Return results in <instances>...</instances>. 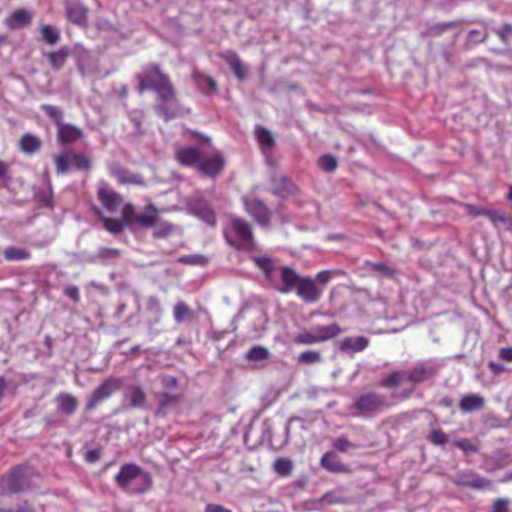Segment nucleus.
<instances>
[{"label": "nucleus", "instance_id": "59", "mask_svg": "<svg viewBox=\"0 0 512 512\" xmlns=\"http://www.w3.org/2000/svg\"><path fill=\"white\" fill-rule=\"evenodd\" d=\"M161 384L165 389H174L178 386V380L174 376L166 375L161 378Z\"/></svg>", "mask_w": 512, "mask_h": 512}, {"label": "nucleus", "instance_id": "37", "mask_svg": "<svg viewBox=\"0 0 512 512\" xmlns=\"http://www.w3.org/2000/svg\"><path fill=\"white\" fill-rule=\"evenodd\" d=\"M41 109L45 112L47 117L58 127L63 123L64 112L57 106L50 104L41 105Z\"/></svg>", "mask_w": 512, "mask_h": 512}, {"label": "nucleus", "instance_id": "54", "mask_svg": "<svg viewBox=\"0 0 512 512\" xmlns=\"http://www.w3.org/2000/svg\"><path fill=\"white\" fill-rule=\"evenodd\" d=\"M333 447L340 451V452H346L348 449L350 448H353L354 447V444H352L347 437H339V438H336L333 443H332Z\"/></svg>", "mask_w": 512, "mask_h": 512}, {"label": "nucleus", "instance_id": "51", "mask_svg": "<svg viewBox=\"0 0 512 512\" xmlns=\"http://www.w3.org/2000/svg\"><path fill=\"white\" fill-rule=\"evenodd\" d=\"M428 439L434 445H444L448 442L447 435L441 429L433 430Z\"/></svg>", "mask_w": 512, "mask_h": 512}, {"label": "nucleus", "instance_id": "20", "mask_svg": "<svg viewBox=\"0 0 512 512\" xmlns=\"http://www.w3.org/2000/svg\"><path fill=\"white\" fill-rule=\"evenodd\" d=\"M369 342V339L364 336L346 337L340 341L339 349L345 353H357L365 350Z\"/></svg>", "mask_w": 512, "mask_h": 512}, {"label": "nucleus", "instance_id": "45", "mask_svg": "<svg viewBox=\"0 0 512 512\" xmlns=\"http://www.w3.org/2000/svg\"><path fill=\"white\" fill-rule=\"evenodd\" d=\"M461 24L460 21H450V22H443L435 24L428 28L426 35L428 36H440L443 34L446 30L457 27Z\"/></svg>", "mask_w": 512, "mask_h": 512}, {"label": "nucleus", "instance_id": "49", "mask_svg": "<svg viewBox=\"0 0 512 512\" xmlns=\"http://www.w3.org/2000/svg\"><path fill=\"white\" fill-rule=\"evenodd\" d=\"M322 359L318 351L307 350L298 355V361L303 364H314L320 362Z\"/></svg>", "mask_w": 512, "mask_h": 512}, {"label": "nucleus", "instance_id": "47", "mask_svg": "<svg viewBox=\"0 0 512 512\" xmlns=\"http://www.w3.org/2000/svg\"><path fill=\"white\" fill-rule=\"evenodd\" d=\"M484 216L487 217L495 227L499 225H506L510 222L509 217L498 210L486 209Z\"/></svg>", "mask_w": 512, "mask_h": 512}, {"label": "nucleus", "instance_id": "60", "mask_svg": "<svg viewBox=\"0 0 512 512\" xmlns=\"http://www.w3.org/2000/svg\"><path fill=\"white\" fill-rule=\"evenodd\" d=\"M64 293L67 297L72 299L75 303L80 301L79 289L76 286H67L64 290Z\"/></svg>", "mask_w": 512, "mask_h": 512}, {"label": "nucleus", "instance_id": "5", "mask_svg": "<svg viewBox=\"0 0 512 512\" xmlns=\"http://www.w3.org/2000/svg\"><path fill=\"white\" fill-rule=\"evenodd\" d=\"M138 220L139 227L153 229L152 237L154 239H167L175 230V226L171 222L160 218V210L152 203L144 207Z\"/></svg>", "mask_w": 512, "mask_h": 512}, {"label": "nucleus", "instance_id": "57", "mask_svg": "<svg viewBox=\"0 0 512 512\" xmlns=\"http://www.w3.org/2000/svg\"><path fill=\"white\" fill-rule=\"evenodd\" d=\"M464 209L466 213L472 217L484 216L486 210L473 204H465Z\"/></svg>", "mask_w": 512, "mask_h": 512}, {"label": "nucleus", "instance_id": "29", "mask_svg": "<svg viewBox=\"0 0 512 512\" xmlns=\"http://www.w3.org/2000/svg\"><path fill=\"white\" fill-rule=\"evenodd\" d=\"M96 210L105 230L115 235L120 234L124 230L126 224L121 219L106 217L102 215L99 209Z\"/></svg>", "mask_w": 512, "mask_h": 512}, {"label": "nucleus", "instance_id": "38", "mask_svg": "<svg viewBox=\"0 0 512 512\" xmlns=\"http://www.w3.org/2000/svg\"><path fill=\"white\" fill-rule=\"evenodd\" d=\"M54 162L58 174L66 173L71 166V151H65L56 155Z\"/></svg>", "mask_w": 512, "mask_h": 512}, {"label": "nucleus", "instance_id": "36", "mask_svg": "<svg viewBox=\"0 0 512 512\" xmlns=\"http://www.w3.org/2000/svg\"><path fill=\"white\" fill-rule=\"evenodd\" d=\"M194 214L208 225L214 227L216 225V215L208 205H200L194 208Z\"/></svg>", "mask_w": 512, "mask_h": 512}, {"label": "nucleus", "instance_id": "9", "mask_svg": "<svg viewBox=\"0 0 512 512\" xmlns=\"http://www.w3.org/2000/svg\"><path fill=\"white\" fill-rule=\"evenodd\" d=\"M27 486L28 481L24 470L22 468H14L0 479V494L21 492Z\"/></svg>", "mask_w": 512, "mask_h": 512}, {"label": "nucleus", "instance_id": "17", "mask_svg": "<svg viewBox=\"0 0 512 512\" xmlns=\"http://www.w3.org/2000/svg\"><path fill=\"white\" fill-rule=\"evenodd\" d=\"M271 182L273 186L270 192L275 196L285 198L298 192V188L285 175L274 176Z\"/></svg>", "mask_w": 512, "mask_h": 512}, {"label": "nucleus", "instance_id": "46", "mask_svg": "<svg viewBox=\"0 0 512 512\" xmlns=\"http://www.w3.org/2000/svg\"><path fill=\"white\" fill-rule=\"evenodd\" d=\"M189 316H191V310L188 305L183 301L177 302L173 309V317L175 322L182 323Z\"/></svg>", "mask_w": 512, "mask_h": 512}, {"label": "nucleus", "instance_id": "30", "mask_svg": "<svg viewBox=\"0 0 512 512\" xmlns=\"http://www.w3.org/2000/svg\"><path fill=\"white\" fill-rule=\"evenodd\" d=\"M3 256L7 261H24L31 258V253L24 248L9 246L4 249Z\"/></svg>", "mask_w": 512, "mask_h": 512}, {"label": "nucleus", "instance_id": "39", "mask_svg": "<svg viewBox=\"0 0 512 512\" xmlns=\"http://www.w3.org/2000/svg\"><path fill=\"white\" fill-rule=\"evenodd\" d=\"M141 213H136L132 203H126L123 205L121 210V220L126 224L130 225L136 223L139 226V216Z\"/></svg>", "mask_w": 512, "mask_h": 512}, {"label": "nucleus", "instance_id": "24", "mask_svg": "<svg viewBox=\"0 0 512 512\" xmlns=\"http://www.w3.org/2000/svg\"><path fill=\"white\" fill-rule=\"evenodd\" d=\"M69 56L70 51L67 47H61L56 51H51L46 54L49 65L56 71L61 70L65 66Z\"/></svg>", "mask_w": 512, "mask_h": 512}, {"label": "nucleus", "instance_id": "43", "mask_svg": "<svg viewBox=\"0 0 512 512\" xmlns=\"http://www.w3.org/2000/svg\"><path fill=\"white\" fill-rule=\"evenodd\" d=\"M257 266L265 273L266 277L273 281L274 274L277 273L279 276V268L277 271L274 270V264L268 257H260L256 259Z\"/></svg>", "mask_w": 512, "mask_h": 512}, {"label": "nucleus", "instance_id": "6", "mask_svg": "<svg viewBox=\"0 0 512 512\" xmlns=\"http://www.w3.org/2000/svg\"><path fill=\"white\" fill-rule=\"evenodd\" d=\"M123 380L119 377L110 376L104 379L91 393L88 398L85 411H91L98 405L108 400L113 394L121 390Z\"/></svg>", "mask_w": 512, "mask_h": 512}, {"label": "nucleus", "instance_id": "8", "mask_svg": "<svg viewBox=\"0 0 512 512\" xmlns=\"http://www.w3.org/2000/svg\"><path fill=\"white\" fill-rule=\"evenodd\" d=\"M453 483L459 487H468L475 490H489L492 488V480L480 476L473 470H465L453 478Z\"/></svg>", "mask_w": 512, "mask_h": 512}, {"label": "nucleus", "instance_id": "58", "mask_svg": "<svg viewBox=\"0 0 512 512\" xmlns=\"http://www.w3.org/2000/svg\"><path fill=\"white\" fill-rule=\"evenodd\" d=\"M371 267L373 270L381 272L387 276H394L395 274V270L393 268L381 262L373 263L371 264Z\"/></svg>", "mask_w": 512, "mask_h": 512}, {"label": "nucleus", "instance_id": "22", "mask_svg": "<svg viewBox=\"0 0 512 512\" xmlns=\"http://www.w3.org/2000/svg\"><path fill=\"white\" fill-rule=\"evenodd\" d=\"M57 409L59 412L72 415L78 407V400L75 396L68 393H60L56 396Z\"/></svg>", "mask_w": 512, "mask_h": 512}, {"label": "nucleus", "instance_id": "31", "mask_svg": "<svg viewBox=\"0 0 512 512\" xmlns=\"http://www.w3.org/2000/svg\"><path fill=\"white\" fill-rule=\"evenodd\" d=\"M407 371H395L383 377L380 386L384 388H395L406 381Z\"/></svg>", "mask_w": 512, "mask_h": 512}, {"label": "nucleus", "instance_id": "48", "mask_svg": "<svg viewBox=\"0 0 512 512\" xmlns=\"http://www.w3.org/2000/svg\"><path fill=\"white\" fill-rule=\"evenodd\" d=\"M318 165L322 170L326 172H333L336 170L338 162L333 155L325 154L319 158Z\"/></svg>", "mask_w": 512, "mask_h": 512}, {"label": "nucleus", "instance_id": "14", "mask_svg": "<svg viewBox=\"0 0 512 512\" xmlns=\"http://www.w3.org/2000/svg\"><path fill=\"white\" fill-rule=\"evenodd\" d=\"M66 15L71 23L80 27H87L88 9L79 1H69L66 3Z\"/></svg>", "mask_w": 512, "mask_h": 512}, {"label": "nucleus", "instance_id": "13", "mask_svg": "<svg viewBox=\"0 0 512 512\" xmlns=\"http://www.w3.org/2000/svg\"><path fill=\"white\" fill-rule=\"evenodd\" d=\"M218 57L222 59L230 67L233 74L238 80L242 81L247 77L248 68L242 62L240 56L235 51L226 50L220 52L218 54Z\"/></svg>", "mask_w": 512, "mask_h": 512}, {"label": "nucleus", "instance_id": "3", "mask_svg": "<svg viewBox=\"0 0 512 512\" xmlns=\"http://www.w3.org/2000/svg\"><path fill=\"white\" fill-rule=\"evenodd\" d=\"M223 236L226 243L238 251L251 252L256 249L253 226L243 218L230 217L223 229Z\"/></svg>", "mask_w": 512, "mask_h": 512}, {"label": "nucleus", "instance_id": "42", "mask_svg": "<svg viewBox=\"0 0 512 512\" xmlns=\"http://www.w3.org/2000/svg\"><path fill=\"white\" fill-rule=\"evenodd\" d=\"M294 343L301 344V345H312L319 343L318 337L316 336V333L313 329L311 330H303L299 332L293 339Z\"/></svg>", "mask_w": 512, "mask_h": 512}, {"label": "nucleus", "instance_id": "19", "mask_svg": "<svg viewBox=\"0 0 512 512\" xmlns=\"http://www.w3.org/2000/svg\"><path fill=\"white\" fill-rule=\"evenodd\" d=\"M320 464L323 468L332 473H350L351 468L341 462L340 458L332 451L326 452L321 460Z\"/></svg>", "mask_w": 512, "mask_h": 512}, {"label": "nucleus", "instance_id": "27", "mask_svg": "<svg viewBox=\"0 0 512 512\" xmlns=\"http://www.w3.org/2000/svg\"><path fill=\"white\" fill-rule=\"evenodd\" d=\"M192 78L203 93L211 94L217 91V82L212 77L200 71H194Z\"/></svg>", "mask_w": 512, "mask_h": 512}, {"label": "nucleus", "instance_id": "21", "mask_svg": "<svg viewBox=\"0 0 512 512\" xmlns=\"http://www.w3.org/2000/svg\"><path fill=\"white\" fill-rule=\"evenodd\" d=\"M435 375V369L425 364H419L407 371L406 380L412 384L422 383Z\"/></svg>", "mask_w": 512, "mask_h": 512}, {"label": "nucleus", "instance_id": "23", "mask_svg": "<svg viewBox=\"0 0 512 512\" xmlns=\"http://www.w3.org/2000/svg\"><path fill=\"white\" fill-rule=\"evenodd\" d=\"M255 139L263 152L271 150L275 146V138L270 130L262 125L255 127Z\"/></svg>", "mask_w": 512, "mask_h": 512}, {"label": "nucleus", "instance_id": "53", "mask_svg": "<svg viewBox=\"0 0 512 512\" xmlns=\"http://www.w3.org/2000/svg\"><path fill=\"white\" fill-rule=\"evenodd\" d=\"M178 261L182 264L188 265H202L206 263V259L202 255H184L181 256Z\"/></svg>", "mask_w": 512, "mask_h": 512}, {"label": "nucleus", "instance_id": "41", "mask_svg": "<svg viewBox=\"0 0 512 512\" xmlns=\"http://www.w3.org/2000/svg\"><path fill=\"white\" fill-rule=\"evenodd\" d=\"M40 33L42 36V39L45 41V43L49 45H53L57 43L60 39V31L51 25H43L40 28Z\"/></svg>", "mask_w": 512, "mask_h": 512}, {"label": "nucleus", "instance_id": "10", "mask_svg": "<svg viewBox=\"0 0 512 512\" xmlns=\"http://www.w3.org/2000/svg\"><path fill=\"white\" fill-rule=\"evenodd\" d=\"M386 397L378 393H366L359 396L353 407L361 413H375L387 407Z\"/></svg>", "mask_w": 512, "mask_h": 512}, {"label": "nucleus", "instance_id": "18", "mask_svg": "<svg viewBox=\"0 0 512 512\" xmlns=\"http://www.w3.org/2000/svg\"><path fill=\"white\" fill-rule=\"evenodd\" d=\"M82 137V129L73 124L62 123L57 127V139L63 144H73Z\"/></svg>", "mask_w": 512, "mask_h": 512}, {"label": "nucleus", "instance_id": "50", "mask_svg": "<svg viewBox=\"0 0 512 512\" xmlns=\"http://www.w3.org/2000/svg\"><path fill=\"white\" fill-rule=\"evenodd\" d=\"M121 255V251L117 248L102 247L97 251L96 258L99 260L115 259Z\"/></svg>", "mask_w": 512, "mask_h": 512}, {"label": "nucleus", "instance_id": "2", "mask_svg": "<svg viewBox=\"0 0 512 512\" xmlns=\"http://www.w3.org/2000/svg\"><path fill=\"white\" fill-rule=\"evenodd\" d=\"M280 280L273 285L277 291L283 294L295 292L306 303H316L320 300L322 290L316 282L325 286L333 276L341 274L337 270H323L316 274L315 279L300 276L294 269L288 266L279 267Z\"/></svg>", "mask_w": 512, "mask_h": 512}, {"label": "nucleus", "instance_id": "7", "mask_svg": "<svg viewBox=\"0 0 512 512\" xmlns=\"http://www.w3.org/2000/svg\"><path fill=\"white\" fill-rule=\"evenodd\" d=\"M245 211L255 220V222L263 227L268 228L271 223L272 212L268 206L258 198L243 200Z\"/></svg>", "mask_w": 512, "mask_h": 512}, {"label": "nucleus", "instance_id": "35", "mask_svg": "<svg viewBox=\"0 0 512 512\" xmlns=\"http://www.w3.org/2000/svg\"><path fill=\"white\" fill-rule=\"evenodd\" d=\"M113 175L116 177L119 183L122 184H143V180L137 174H130L127 170L122 168H116L112 171Z\"/></svg>", "mask_w": 512, "mask_h": 512}, {"label": "nucleus", "instance_id": "52", "mask_svg": "<svg viewBox=\"0 0 512 512\" xmlns=\"http://www.w3.org/2000/svg\"><path fill=\"white\" fill-rule=\"evenodd\" d=\"M453 445L464 452H477L478 446L471 443L470 440L463 438L457 439L453 442Z\"/></svg>", "mask_w": 512, "mask_h": 512}, {"label": "nucleus", "instance_id": "15", "mask_svg": "<svg viewBox=\"0 0 512 512\" xmlns=\"http://www.w3.org/2000/svg\"><path fill=\"white\" fill-rule=\"evenodd\" d=\"M201 157V150L195 146L180 147L175 151L176 160L186 167H198Z\"/></svg>", "mask_w": 512, "mask_h": 512}, {"label": "nucleus", "instance_id": "1", "mask_svg": "<svg viewBox=\"0 0 512 512\" xmlns=\"http://www.w3.org/2000/svg\"><path fill=\"white\" fill-rule=\"evenodd\" d=\"M137 91L142 94L145 91L156 93L155 110L159 116L168 121L176 116L172 109L177 104V94L170 77L164 73L157 63L144 65L141 71L136 74Z\"/></svg>", "mask_w": 512, "mask_h": 512}, {"label": "nucleus", "instance_id": "26", "mask_svg": "<svg viewBox=\"0 0 512 512\" xmlns=\"http://www.w3.org/2000/svg\"><path fill=\"white\" fill-rule=\"evenodd\" d=\"M313 329L316 333V336L318 337L319 343L336 338L343 331L341 327L336 323L329 325H317L314 326Z\"/></svg>", "mask_w": 512, "mask_h": 512}, {"label": "nucleus", "instance_id": "16", "mask_svg": "<svg viewBox=\"0 0 512 512\" xmlns=\"http://www.w3.org/2000/svg\"><path fill=\"white\" fill-rule=\"evenodd\" d=\"M33 15L27 9H16L4 20L9 30H18L27 27L32 22Z\"/></svg>", "mask_w": 512, "mask_h": 512}, {"label": "nucleus", "instance_id": "11", "mask_svg": "<svg viewBox=\"0 0 512 512\" xmlns=\"http://www.w3.org/2000/svg\"><path fill=\"white\" fill-rule=\"evenodd\" d=\"M225 167V159L220 152H215L208 156H202L197 167L198 171L207 177L216 178Z\"/></svg>", "mask_w": 512, "mask_h": 512}, {"label": "nucleus", "instance_id": "63", "mask_svg": "<svg viewBox=\"0 0 512 512\" xmlns=\"http://www.w3.org/2000/svg\"><path fill=\"white\" fill-rule=\"evenodd\" d=\"M499 357L506 362H512V347H505L499 350Z\"/></svg>", "mask_w": 512, "mask_h": 512}, {"label": "nucleus", "instance_id": "25", "mask_svg": "<svg viewBox=\"0 0 512 512\" xmlns=\"http://www.w3.org/2000/svg\"><path fill=\"white\" fill-rule=\"evenodd\" d=\"M485 400L482 396L476 394L464 395L459 402V408L462 412H472L481 410L484 407Z\"/></svg>", "mask_w": 512, "mask_h": 512}, {"label": "nucleus", "instance_id": "56", "mask_svg": "<svg viewBox=\"0 0 512 512\" xmlns=\"http://www.w3.org/2000/svg\"><path fill=\"white\" fill-rule=\"evenodd\" d=\"M509 500L498 498L494 501L491 512H508Z\"/></svg>", "mask_w": 512, "mask_h": 512}, {"label": "nucleus", "instance_id": "28", "mask_svg": "<svg viewBox=\"0 0 512 512\" xmlns=\"http://www.w3.org/2000/svg\"><path fill=\"white\" fill-rule=\"evenodd\" d=\"M41 140L38 136L26 133L19 139V149L28 155L36 153L41 147Z\"/></svg>", "mask_w": 512, "mask_h": 512}, {"label": "nucleus", "instance_id": "44", "mask_svg": "<svg viewBox=\"0 0 512 512\" xmlns=\"http://www.w3.org/2000/svg\"><path fill=\"white\" fill-rule=\"evenodd\" d=\"M273 469L280 476H288L292 472L293 464L290 459L278 458L273 463Z\"/></svg>", "mask_w": 512, "mask_h": 512}, {"label": "nucleus", "instance_id": "12", "mask_svg": "<svg viewBox=\"0 0 512 512\" xmlns=\"http://www.w3.org/2000/svg\"><path fill=\"white\" fill-rule=\"evenodd\" d=\"M97 198L102 206L110 213H114L122 205V196L106 182H101L97 189Z\"/></svg>", "mask_w": 512, "mask_h": 512}, {"label": "nucleus", "instance_id": "61", "mask_svg": "<svg viewBox=\"0 0 512 512\" xmlns=\"http://www.w3.org/2000/svg\"><path fill=\"white\" fill-rule=\"evenodd\" d=\"M10 180H11V176L9 174L8 164H6L3 161H0V181L7 184L8 182H10Z\"/></svg>", "mask_w": 512, "mask_h": 512}, {"label": "nucleus", "instance_id": "64", "mask_svg": "<svg viewBox=\"0 0 512 512\" xmlns=\"http://www.w3.org/2000/svg\"><path fill=\"white\" fill-rule=\"evenodd\" d=\"M205 512H232L219 504H208L205 508Z\"/></svg>", "mask_w": 512, "mask_h": 512}, {"label": "nucleus", "instance_id": "40", "mask_svg": "<svg viewBox=\"0 0 512 512\" xmlns=\"http://www.w3.org/2000/svg\"><path fill=\"white\" fill-rule=\"evenodd\" d=\"M245 357L249 361H263L269 357V350L264 346L254 345L247 351Z\"/></svg>", "mask_w": 512, "mask_h": 512}, {"label": "nucleus", "instance_id": "32", "mask_svg": "<svg viewBox=\"0 0 512 512\" xmlns=\"http://www.w3.org/2000/svg\"><path fill=\"white\" fill-rule=\"evenodd\" d=\"M182 400L180 394L160 393L158 395V411H164L169 407L176 406Z\"/></svg>", "mask_w": 512, "mask_h": 512}, {"label": "nucleus", "instance_id": "62", "mask_svg": "<svg viewBox=\"0 0 512 512\" xmlns=\"http://www.w3.org/2000/svg\"><path fill=\"white\" fill-rule=\"evenodd\" d=\"M101 453L98 449L89 450L85 454V460L88 463H94L100 459Z\"/></svg>", "mask_w": 512, "mask_h": 512}, {"label": "nucleus", "instance_id": "33", "mask_svg": "<svg viewBox=\"0 0 512 512\" xmlns=\"http://www.w3.org/2000/svg\"><path fill=\"white\" fill-rule=\"evenodd\" d=\"M127 397L130 400V406L133 408H142L146 401V394L138 385L130 388Z\"/></svg>", "mask_w": 512, "mask_h": 512}, {"label": "nucleus", "instance_id": "55", "mask_svg": "<svg viewBox=\"0 0 512 512\" xmlns=\"http://www.w3.org/2000/svg\"><path fill=\"white\" fill-rule=\"evenodd\" d=\"M496 34L503 43H508L509 39L512 37V25L504 24L501 28L496 30Z\"/></svg>", "mask_w": 512, "mask_h": 512}, {"label": "nucleus", "instance_id": "34", "mask_svg": "<svg viewBox=\"0 0 512 512\" xmlns=\"http://www.w3.org/2000/svg\"><path fill=\"white\" fill-rule=\"evenodd\" d=\"M71 166L80 171H90L92 164L87 155L71 151Z\"/></svg>", "mask_w": 512, "mask_h": 512}, {"label": "nucleus", "instance_id": "4", "mask_svg": "<svg viewBox=\"0 0 512 512\" xmlns=\"http://www.w3.org/2000/svg\"><path fill=\"white\" fill-rule=\"evenodd\" d=\"M115 482L126 494L136 495L149 491L153 480L147 471L135 463L123 464L115 475Z\"/></svg>", "mask_w": 512, "mask_h": 512}]
</instances>
